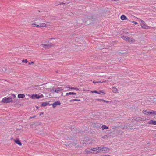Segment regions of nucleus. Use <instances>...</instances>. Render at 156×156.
Here are the masks:
<instances>
[{"label":"nucleus","mask_w":156,"mask_h":156,"mask_svg":"<svg viewBox=\"0 0 156 156\" xmlns=\"http://www.w3.org/2000/svg\"><path fill=\"white\" fill-rule=\"evenodd\" d=\"M142 112L144 115H151L153 116L156 115V111L153 110H143L142 111Z\"/></svg>","instance_id":"obj_1"},{"label":"nucleus","mask_w":156,"mask_h":156,"mask_svg":"<svg viewBox=\"0 0 156 156\" xmlns=\"http://www.w3.org/2000/svg\"><path fill=\"white\" fill-rule=\"evenodd\" d=\"M121 38L127 42L133 43L135 41L134 39L126 36H122L121 37Z\"/></svg>","instance_id":"obj_2"},{"label":"nucleus","mask_w":156,"mask_h":156,"mask_svg":"<svg viewBox=\"0 0 156 156\" xmlns=\"http://www.w3.org/2000/svg\"><path fill=\"white\" fill-rule=\"evenodd\" d=\"M139 22L142 28L147 29H149L150 28V27L147 25L145 22L143 20L140 19L139 20Z\"/></svg>","instance_id":"obj_3"},{"label":"nucleus","mask_w":156,"mask_h":156,"mask_svg":"<svg viewBox=\"0 0 156 156\" xmlns=\"http://www.w3.org/2000/svg\"><path fill=\"white\" fill-rule=\"evenodd\" d=\"M52 44L50 43L48 41H46L44 44H41L42 47L44 48H46L52 46Z\"/></svg>","instance_id":"obj_4"},{"label":"nucleus","mask_w":156,"mask_h":156,"mask_svg":"<svg viewBox=\"0 0 156 156\" xmlns=\"http://www.w3.org/2000/svg\"><path fill=\"white\" fill-rule=\"evenodd\" d=\"M29 96L31 98L33 99H38L40 98L44 97V96L42 94H41L40 95L37 94H33L31 96L29 95Z\"/></svg>","instance_id":"obj_5"},{"label":"nucleus","mask_w":156,"mask_h":156,"mask_svg":"<svg viewBox=\"0 0 156 156\" xmlns=\"http://www.w3.org/2000/svg\"><path fill=\"white\" fill-rule=\"evenodd\" d=\"M63 89L61 87H58L56 88L52 89V91L53 92L58 93L59 91H61Z\"/></svg>","instance_id":"obj_6"},{"label":"nucleus","mask_w":156,"mask_h":156,"mask_svg":"<svg viewBox=\"0 0 156 156\" xmlns=\"http://www.w3.org/2000/svg\"><path fill=\"white\" fill-rule=\"evenodd\" d=\"M92 151H93V153L97 154L101 152L100 148V147L94 148L92 149Z\"/></svg>","instance_id":"obj_7"},{"label":"nucleus","mask_w":156,"mask_h":156,"mask_svg":"<svg viewBox=\"0 0 156 156\" xmlns=\"http://www.w3.org/2000/svg\"><path fill=\"white\" fill-rule=\"evenodd\" d=\"M100 151L101 152V151H105L106 152H108L109 151V149L105 147H100Z\"/></svg>","instance_id":"obj_8"},{"label":"nucleus","mask_w":156,"mask_h":156,"mask_svg":"<svg viewBox=\"0 0 156 156\" xmlns=\"http://www.w3.org/2000/svg\"><path fill=\"white\" fill-rule=\"evenodd\" d=\"M134 120L136 121H143L144 120H146V118H144V117H135L134 118Z\"/></svg>","instance_id":"obj_9"},{"label":"nucleus","mask_w":156,"mask_h":156,"mask_svg":"<svg viewBox=\"0 0 156 156\" xmlns=\"http://www.w3.org/2000/svg\"><path fill=\"white\" fill-rule=\"evenodd\" d=\"M2 102L3 103H8L10 102V97H5L2 98Z\"/></svg>","instance_id":"obj_10"},{"label":"nucleus","mask_w":156,"mask_h":156,"mask_svg":"<svg viewBox=\"0 0 156 156\" xmlns=\"http://www.w3.org/2000/svg\"><path fill=\"white\" fill-rule=\"evenodd\" d=\"M38 24V27H44L47 26L46 24L44 23H37Z\"/></svg>","instance_id":"obj_11"},{"label":"nucleus","mask_w":156,"mask_h":156,"mask_svg":"<svg viewBox=\"0 0 156 156\" xmlns=\"http://www.w3.org/2000/svg\"><path fill=\"white\" fill-rule=\"evenodd\" d=\"M14 142L17 144H18L20 146H21L22 145V144L18 138H16L13 140Z\"/></svg>","instance_id":"obj_12"},{"label":"nucleus","mask_w":156,"mask_h":156,"mask_svg":"<svg viewBox=\"0 0 156 156\" xmlns=\"http://www.w3.org/2000/svg\"><path fill=\"white\" fill-rule=\"evenodd\" d=\"M148 123L151 125H156V121L151 120L148 122Z\"/></svg>","instance_id":"obj_13"},{"label":"nucleus","mask_w":156,"mask_h":156,"mask_svg":"<svg viewBox=\"0 0 156 156\" xmlns=\"http://www.w3.org/2000/svg\"><path fill=\"white\" fill-rule=\"evenodd\" d=\"M60 104H61V103L60 102L56 101V102H55L53 104H52V105L53 107V108H55L56 106H57L58 105H60Z\"/></svg>","instance_id":"obj_14"},{"label":"nucleus","mask_w":156,"mask_h":156,"mask_svg":"<svg viewBox=\"0 0 156 156\" xmlns=\"http://www.w3.org/2000/svg\"><path fill=\"white\" fill-rule=\"evenodd\" d=\"M120 19L122 20H128V18L127 17L124 15H122L120 17Z\"/></svg>","instance_id":"obj_15"},{"label":"nucleus","mask_w":156,"mask_h":156,"mask_svg":"<svg viewBox=\"0 0 156 156\" xmlns=\"http://www.w3.org/2000/svg\"><path fill=\"white\" fill-rule=\"evenodd\" d=\"M85 152L87 154L93 153V151H92V149H90L89 148L85 150Z\"/></svg>","instance_id":"obj_16"},{"label":"nucleus","mask_w":156,"mask_h":156,"mask_svg":"<svg viewBox=\"0 0 156 156\" xmlns=\"http://www.w3.org/2000/svg\"><path fill=\"white\" fill-rule=\"evenodd\" d=\"M31 26L33 27H38V24L37 23H36L35 22L31 24Z\"/></svg>","instance_id":"obj_17"},{"label":"nucleus","mask_w":156,"mask_h":156,"mask_svg":"<svg viewBox=\"0 0 156 156\" xmlns=\"http://www.w3.org/2000/svg\"><path fill=\"white\" fill-rule=\"evenodd\" d=\"M25 95L23 94H18V97L19 98H22L25 97Z\"/></svg>","instance_id":"obj_18"},{"label":"nucleus","mask_w":156,"mask_h":156,"mask_svg":"<svg viewBox=\"0 0 156 156\" xmlns=\"http://www.w3.org/2000/svg\"><path fill=\"white\" fill-rule=\"evenodd\" d=\"M66 95H76V93L73 92H70L69 93H66Z\"/></svg>","instance_id":"obj_19"},{"label":"nucleus","mask_w":156,"mask_h":156,"mask_svg":"<svg viewBox=\"0 0 156 156\" xmlns=\"http://www.w3.org/2000/svg\"><path fill=\"white\" fill-rule=\"evenodd\" d=\"M69 88L70 89H71L72 90H76V91H79V89L77 88H75L74 87H69Z\"/></svg>","instance_id":"obj_20"},{"label":"nucleus","mask_w":156,"mask_h":156,"mask_svg":"<svg viewBox=\"0 0 156 156\" xmlns=\"http://www.w3.org/2000/svg\"><path fill=\"white\" fill-rule=\"evenodd\" d=\"M112 91L114 93H116L118 91V90L116 87H114L112 88Z\"/></svg>","instance_id":"obj_21"},{"label":"nucleus","mask_w":156,"mask_h":156,"mask_svg":"<svg viewBox=\"0 0 156 156\" xmlns=\"http://www.w3.org/2000/svg\"><path fill=\"white\" fill-rule=\"evenodd\" d=\"M48 103L47 102H43L41 104V106H47L48 105Z\"/></svg>","instance_id":"obj_22"},{"label":"nucleus","mask_w":156,"mask_h":156,"mask_svg":"<svg viewBox=\"0 0 156 156\" xmlns=\"http://www.w3.org/2000/svg\"><path fill=\"white\" fill-rule=\"evenodd\" d=\"M102 130H104L105 129H108V127L107 126H106L105 125H104L102 126Z\"/></svg>","instance_id":"obj_23"},{"label":"nucleus","mask_w":156,"mask_h":156,"mask_svg":"<svg viewBox=\"0 0 156 156\" xmlns=\"http://www.w3.org/2000/svg\"><path fill=\"white\" fill-rule=\"evenodd\" d=\"M80 99H74L73 100H71L70 101H80Z\"/></svg>","instance_id":"obj_24"},{"label":"nucleus","mask_w":156,"mask_h":156,"mask_svg":"<svg viewBox=\"0 0 156 156\" xmlns=\"http://www.w3.org/2000/svg\"><path fill=\"white\" fill-rule=\"evenodd\" d=\"M27 62H28V61H27V60L26 59H23V60H22V62L23 63H27Z\"/></svg>","instance_id":"obj_25"},{"label":"nucleus","mask_w":156,"mask_h":156,"mask_svg":"<svg viewBox=\"0 0 156 156\" xmlns=\"http://www.w3.org/2000/svg\"><path fill=\"white\" fill-rule=\"evenodd\" d=\"M91 93H96L98 94H100V93L99 92H98L97 91H91Z\"/></svg>","instance_id":"obj_26"},{"label":"nucleus","mask_w":156,"mask_h":156,"mask_svg":"<svg viewBox=\"0 0 156 156\" xmlns=\"http://www.w3.org/2000/svg\"><path fill=\"white\" fill-rule=\"evenodd\" d=\"M97 100H100V101H102L105 102H106V103H108V101H106V100H102V99H97Z\"/></svg>","instance_id":"obj_27"},{"label":"nucleus","mask_w":156,"mask_h":156,"mask_svg":"<svg viewBox=\"0 0 156 156\" xmlns=\"http://www.w3.org/2000/svg\"><path fill=\"white\" fill-rule=\"evenodd\" d=\"M131 22L134 23L135 25H137L138 24V23L137 22L135 21H132Z\"/></svg>","instance_id":"obj_28"},{"label":"nucleus","mask_w":156,"mask_h":156,"mask_svg":"<svg viewBox=\"0 0 156 156\" xmlns=\"http://www.w3.org/2000/svg\"><path fill=\"white\" fill-rule=\"evenodd\" d=\"M93 83H98V81H95V80H94V81H93Z\"/></svg>","instance_id":"obj_29"},{"label":"nucleus","mask_w":156,"mask_h":156,"mask_svg":"<svg viewBox=\"0 0 156 156\" xmlns=\"http://www.w3.org/2000/svg\"><path fill=\"white\" fill-rule=\"evenodd\" d=\"M106 81H98V83H105V82Z\"/></svg>","instance_id":"obj_30"},{"label":"nucleus","mask_w":156,"mask_h":156,"mask_svg":"<svg viewBox=\"0 0 156 156\" xmlns=\"http://www.w3.org/2000/svg\"><path fill=\"white\" fill-rule=\"evenodd\" d=\"M34 62H30L29 63V65H30L31 64H34Z\"/></svg>","instance_id":"obj_31"},{"label":"nucleus","mask_w":156,"mask_h":156,"mask_svg":"<svg viewBox=\"0 0 156 156\" xmlns=\"http://www.w3.org/2000/svg\"><path fill=\"white\" fill-rule=\"evenodd\" d=\"M12 97L13 98L15 97V95H14V94H12Z\"/></svg>","instance_id":"obj_32"},{"label":"nucleus","mask_w":156,"mask_h":156,"mask_svg":"<svg viewBox=\"0 0 156 156\" xmlns=\"http://www.w3.org/2000/svg\"><path fill=\"white\" fill-rule=\"evenodd\" d=\"M43 112H41L40 114V115L41 116V115H43Z\"/></svg>","instance_id":"obj_33"},{"label":"nucleus","mask_w":156,"mask_h":156,"mask_svg":"<svg viewBox=\"0 0 156 156\" xmlns=\"http://www.w3.org/2000/svg\"><path fill=\"white\" fill-rule=\"evenodd\" d=\"M100 92H101V93H103V94H105V93H104V92H102V91H100Z\"/></svg>","instance_id":"obj_34"},{"label":"nucleus","mask_w":156,"mask_h":156,"mask_svg":"<svg viewBox=\"0 0 156 156\" xmlns=\"http://www.w3.org/2000/svg\"><path fill=\"white\" fill-rule=\"evenodd\" d=\"M102 156H111L109 155H102Z\"/></svg>","instance_id":"obj_35"},{"label":"nucleus","mask_w":156,"mask_h":156,"mask_svg":"<svg viewBox=\"0 0 156 156\" xmlns=\"http://www.w3.org/2000/svg\"><path fill=\"white\" fill-rule=\"evenodd\" d=\"M36 108L37 109L39 108L38 107H37Z\"/></svg>","instance_id":"obj_36"}]
</instances>
